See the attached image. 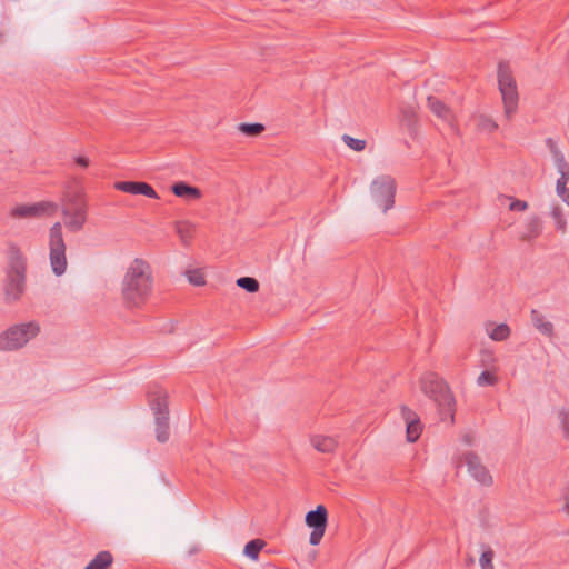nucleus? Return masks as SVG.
<instances>
[{
	"label": "nucleus",
	"instance_id": "obj_27",
	"mask_svg": "<svg viewBox=\"0 0 569 569\" xmlns=\"http://www.w3.org/2000/svg\"><path fill=\"white\" fill-rule=\"evenodd\" d=\"M239 131L248 137H257L259 136L263 130L264 126L262 123H240L238 127Z\"/></svg>",
	"mask_w": 569,
	"mask_h": 569
},
{
	"label": "nucleus",
	"instance_id": "obj_5",
	"mask_svg": "<svg viewBox=\"0 0 569 569\" xmlns=\"http://www.w3.org/2000/svg\"><path fill=\"white\" fill-rule=\"evenodd\" d=\"M148 397L154 416L156 438L159 442L164 443L170 437L168 395L164 390L157 389L150 391Z\"/></svg>",
	"mask_w": 569,
	"mask_h": 569
},
{
	"label": "nucleus",
	"instance_id": "obj_30",
	"mask_svg": "<svg viewBox=\"0 0 569 569\" xmlns=\"http://www.w3.org/2000/svg\"><path fill=\"white\" fill-rule=\"evenodd\" d=\"M477 127L481 131L493 132L498 129V124L487 116H479L477 118Z\"/></svg>",
	"mask_w": 569,
	"mask_h": 569
},
{
	"label": "nucleus",
	"instance_id": "obj_33",
	"mask_svg": "<svg viewBox=\"0 0 569 569\" xmlns=\"http://www.w3.org/2000/svg\"><path fill=\"white\" fill-rule=\"evenodd\" d=\"M187 277L190 283L194 286H202L206 283L204 277L200 270H189Z\"/></svg>",
	"mask_w": 569,
	"mask_h": 569
},
{
	"label": "nucleus",
	"instance_id": "obj_12",
	"mask_svg": "<svg viewBox=\"0 0 569 569\" xmlns=\"http://www.w3.org/2000/svg\"><path fill=\"white\" fill-rule=\"evenodd\" d=\"M465 462L472 478L483 486H491L493 480L488 469L482 465L479 456L472 451L465 455Z\"/></svg>",
	"mask_w": 569,
	"mask_h": 569
},
{
	"label": "nucleus",
	"instance_id": "obj_31",
	"mask_svg": "<svg viewBox=\"0 0 569 569\" xmlns=\"http://www.w3.org/2000/svg\"><path fill=\"white\" fill-rule=\"evenodd\" d=\"M498 382L497 376L489 370L482 371L477 378V383L480 387L495 386Z\"/></svg>",
	"mask_w": 569,
	"mask_h": 569
},
{
	"label": "nucleus",
	"instance_id": "obj_41",
	"mask_svg": "<svg viewBox=\"0 0 569 569\" xmlns=\"http://www.w3.org/2000/svg\"><path fill=\"white\" fill-rule=\"evenodd\" d=\"M563 510L569 515V501L566 502Z\"/></svg>",
	"mask_w": 569,
	"mask_h": 569
},
{
	"label": "nucleus",
	"instance_id": "obj_7",
	"mask_svg": "<svg viewBox=\"0 0 569 569\" xmlns=\"http://www.w3.org/2000/svg\"><path fill=\"white\" fill-rule=\"evenodd\" d=\"M50 264L56 276H62L67 269L66 243L62 226L56 222L49 230Z\"/></svg>",
	"mask_w": 569,
	"mask_h": 569
},
{
	"label": "nucleus",
	"instance_id": "obj_21",
	"mask_svg": "<svg viewBox=\"0 0 569 569\" xmlns=\"http://www.w3.org/2000/svg\"><path fill=\"white\" fill-rule=\"evenodd\" d=\"M196 227L189 221H177L176 232L184 246H188L193 237Z\"/></svg>",
	"mask_w": 569,
	"mask_h": 569
},
{
	"label": "nucleus",
	"instance_id": "obj_37",
	"mask_svg": "<svg viewBox=\"0 0 569 569\" xmlns=\"http://www.w3.org/2000/svg\"><path fill=\"white\" fill-rule=\"evenodd\" d=\"M74 163L81 168H88L90 164V160L84 156H78L74 158Z\"/></svg>",
	"mask_w": 569,
	"mask_h": 569
},
{
	"label": "nucleus",
	"instance_id": "obj_29",
	"mask_svg": "<svg viewBox=\"0 0 569 569\" xmlns=\"http://www.w3.org/2000/svg\"><path fill=\"white\" fill-rule=\"evenodd\" d=\"M510 336V328L506 323H500L496 326L491 332L489 333V337L495 341H503Z\"/></svg>",
	"mask_w": 569,
	"mask_h": 569
},
{
	"label": "nucleus",
	"instance_id": "obj_10",
	"mask_svg": "<svg viewBox=\"0 0 569 569\" xmlns=\"http://www.w3.org/2000/svg\"><path fill=\"white\" fill-rule=\"evenodd\" d=\"M306 525L312 529L309 542L318 546L325 536L328 523V510L323 505H318L316 509L307 512L305 518Z\"/></svg>",
	"mask_w": 569,
	"mask_h": 569
},
{
	"label": "nucleus",
	"instance_id": "obj_23",
	"mask_svg": "<svg viewBox=\"0 0 569 569\" xmlns=\"http://www.w3.org/2000/svg\"><path fill=\"white\" fill-rule=\"evenodd\" d=\"M66 218V221H64V224L66 227L72 231V232H77V231H80L86 221H87V212H72L71 214H69V217H64Z\"/></svg>",
	"mask_w": 569,
	"mask_h": 569
},
{
	"label": "nucleus",
	"instance_id": "obj_26",
	"mask_svg": "<svg viewBox=\"0 0 569 569\" xmlns=\"http://www.w3.org/2000/svg\"><path fill=\"white\" fill-rule=\"evenodd\" d=\"M237 286L241 289L254 293L259 290V281L252 277H240L237 279Z\"/></svg>",
	"mask_w": 569,
	"mask_h": 569
},
{
	"label": "nucleus",
	"instance_id": "obj_40",
	"mask_svg": "<svg viewBox=\"0 0 569 569\" xmlns=\"http://www.w3.org/2000/svg\"><path fill=\"white\" fill-rule=\"evenodd\" d=\"M473 562H475V559L472 557H468V559L466 560L467 566H471V565H473Z\"/></svg>",
	"mask_w": 569,
	"mask_h": 569
},
{
	"label": "nucleus",
	"instance_id": "obj_22",
	"mask_svg": "<svg viewBox=\"0 0 569 569\" xmlns=\"http://www.w3.org/2000/svg\"><path fill=\"white\" fill-rule=\"evenodd\" d=\"M531 320L533 326L545 336L551 337L553 335V325L549 321H546L543 316L537 311L531 310Z\"/></svg>",
	"mask_w": 569,
	"mask_h": 569
},
{
	"label": "nucleus",
	"instance_id": "obj_17",
	"mask_svg": "<svg viewBox=\"0 0 569 569\" xmlns=\"http://www.w3.org/2000/svg\"><path fill=\"white\" fill-rule=\"evenodd\" d=\"M171 191L174 196L183 199H199L201 197V190L199 188L184 181L174 182L171 186Z\"/></svg>",
	"mask_w": 569,
	"mask_h": 569
},
{
	"label": "nucleus",
	"instance_id": "obj_38",
	"mask_svg": "<svg viewBox=\"0 0 569 569\" xmlns=\"http://www.w3.org/2000/svg\"><path fill=\"white\" fill-rule=\"evenodd\" d=\"M492 360V355L489 351L482 352V363L483 366H488V360Z\"/></svg>",
	"mask_w": 569,
	"mask_h": 569
},
{
	"label": "nucleus",
	"instance_id": "obj_13",
	"mask_svg": "<svg viewBox=\"0 0 569 569\" xmlns=\"http://www.w3.org/2000/svg\"><path fill=\"white\" fill-rule=\"evenodd\" d=\"M401 417L406 422V435H407V441L408 442H415L419 439L421 431H422V425L420 422V418L418 415L412 411L410 408L402 406L400 408Z\"/></svg>",
	"mask_w": 569,
	"mask_h": 569
},
{
	"label": "nucleus",
	"instance_id": "obj_32",
	"mask_svg": "<svg viewBox=\"0 0 569 569\" xmlns=\"http://www.w3.org/2000/svg\"><path fill=\"white\" fill-rule=\"evenodd\" d=\"M342 141L355 151H362L366 148V141L361 139H356L349 134L342 136Z\"/></svg>",
	"mask_w": 569,
	"mask_h": 569
},
{
	"label": "nucleus",
	"instance_id": "obj_8",
	"mask_svg": "<svg viewBox=\"0 0 569 569\" xmlns=\"http://www.w3.org/2000/svg\"><path fill=\"white\" fill-rule=\"evenodd\" d=\"M546 144L560 174L556 183L557 194L569 206V189L567 188V183L569 181V164L552 138H548L546 140Z\"/></svg>",
	"mask_w": 569,
	"mask_h": 569
},
{
	"label": "nucleus",
	"instance_id": "obj_24",
	"mask_svg": "<svg viewBox=\"0 0 569 569\" xmlns=\"http://www.w3.org/2000/svg\"><path fill=\"white\" fill-rule=\"evenodd\" d=\"M264 545L266 542L261 539H252L244 546L243 555L252 560H257Z\"/></svg>",
	"mask_w": 569,
	"mask_h": 569
},
{
	"label": "nucleus",
	"instance_id": "obj_15",
	"mask_svg": "<svg viewBox=\"0 0 569 569\" xmlns=\"http://www.w3.org/2000/svg\"><path fill=\"white\" fill-rule=\"evenodd\" d=\"M72 212H87V202L82 191H68L63 198L62 214L69 217Z\"/></svg>",
	"mask_w": 569,
	"mask_h": 569
},
{
	"label": "nucleus",
	"instance_id": "obj_35",
	"mask_svg": "<svg viewBox=\"0 0 569 569\" xmlns=\"http://www.w3.org/2000/svg\"><path fill=\"white\" fill-rule=\"evenodd\" d=\"M559 418L565 436L569 439V410H560Z\"/></svg>",
	"mask_w": 569,
	"mask_h": 569
},
{
	"label": "nucleus",
	"instance_id": "obj_19",
	"mask_svg": "<svg viewBox=\"0 0 569 569\" xmlns=\"http://www.w3.org/2000/svg\"><path fill=\"white\" fill-rule=\"evenodd\" d=\"M428 108L439 118L449 121L451 119L450 109L438 98L429 96L427 99Z\"/></svg>",
	"mask_w": 569,
	"mask_h": 569
},
{
	"label": "nucleus",
	"instance_id": "obj_2",
	"mask_svg": "<svg viewBox=\"0 0 569 569\" xmlns=\"http://www.w3.org/2000/svg\"><path fill=\"white\" fill-rule=\"evenodd\" d=\"M28 261L16 243H10L7 251V264L2 290L7 303L17 302L26 292Z\"/></svg>",
	"mask_w": 569,
	"mask_h": 569
},
{
	"label": "nucleus",
	"instance_id": "obj_34",
	"mask_svg": "<svg viewBox=\"0 0 569 569\" xmlns=\"http://www.w3.org/2000/svg\"><path fill=\"white\" fill-rule=\"evenodd\" d=\"M555 221H556V228L562 232L566 231V220L562 217L561 209L559 207H555L551 212Z\"/></svg>",
	"mask_w": 569,
	"mask_h": 569
},
{
	"label": "nucleus",
	"instance_id": "obj_3",
	"mask_svg": "<svg viewBox=\"0 0 569 569\" xmlns=\"http://www.w3.org/2000/svg\"><path fill=\"white\" fill-rule=\"evenodd\" d=\"M420 388L422 392L430 398L437 406L441 420H455V398L448 383L436 372H426L420 378Z\"/></svg>",
	"mask_w": 569,
	"mask_h": 569
},
{
	"label": "nucleus",
	"instance_id": "obj_6",
	"mask_svg": "<svg viewBox=\"0 0 569 569\" xmlns=\"http://www.w3.org/2000/svg\"><path fill=\"white\" fill-rule=\"evenodd\" d=\"M498 87L505 106V114L509 119L518 107V90L508 61L498 64Z\"/></svg>",
	"mask_w": 569,
	"mask_h": 569
},
{
	"label": "nucleus",
	"instance_id": "obj_18",
	"mask_svg": "<svg viewBox=\"0 0 569 569\" xmlns=\"http://www.w3.org/2000/svg\"><path fill=\"white\" fill-rule=\"evenodd\" d=\"M542 232V220L538 216L531 217L527 224L526 230L521 236L522 241H530L540 236Z\"/></svg>",
	"mask_w": 569,
	"mask_h": 569
},
{
	"label": "nucleus",
	"instance_id": "obj_28",
	"mask_svg": "<svg viewBox=\"0 0 569 569\" xmlns=\"http://www.w3.org/2000/svg\"><path fill=\"white\" fill-rule=\"evenodd\" d=\"M482 547L483 551L479 558L481 569H495V566L492 563L495 557L493 550L489 546L482 545Z\"/></svg>",
	"mask_w": 569,
	"mask_h": 569
},
{
	"label": "nucleus",
	"instance_id": "obj_11",
	"mask_svg": "<svg viewBox=\"0 0 569 569\" xmlns=\"http://www.w3.org/2000/svg\"><path fill=\"white\" fill-rule=\"evenodd\" d=\"M57 204L49 201L18 204L11 209L10 216L14 219L39 218L44 214L52 216L57 211Z\"/></svg>",
	"mask_w": 569,
	"mask_h": 569
},
{
	"label": "nucleus",
	"instance_id": "obj_14",
	"mask_svg": "<svg viewBox=\"0 0 569 569\" xmlns=\"http://www.w3.org/2000/svg\"><path fill=\"white\" fill-rule=\"evenodd\" d=\"M114 188L126 193L142 194L148 198L159 199L152 186L143 181H117Z\"/></svg>",
	"mask_w": 569,
	"mask_h": 569
},
{
	"label": "nucleus",
	"instance_id": "obj_36",
	"mask_svg": "<svg viewBox=\"0 0 569 569\" xmlns=\"http://www.w3.org/2000/svg\"><path fill=\"white\" fill-rule=\"evenodd\" d=\"M528 208V203L523 200L515 199L509 206L511 211H525Z\"/></svg>",
	"mask_w": 569,
	"mask_h": 569
},
{
	"label": "nucleus",
	"instance_id": "obj_20",
	"mask_svg": "<svg viewBox=\"0 0 569 569\" xmlns=\"http://www.w3.org/2000/svg\"><path fill=\"white\" fill-rule=\"evenodd\" d=\"M113 562V557L110 551L103 550L96 555V557L86 566L84 569H108Z\"/></svg>",
	"mask_w": 569,
	"mask_h": 569
},
{
	"label": "nucleus",
	"instance_id": "obj_16",
	"mask_svg": "<svg viewBox=\"0 0 569 569\" xmlns=\"http://www.w3.org/2000/svg\"><path fill=\"white\" fill-rule=\"evenodd\" d=\"M310 443L321 453H332L338 447V439L331 436L313 435L310 437Z\"/></svg>",
	"mask_w": 569,
	"mask_h": 569
},
{
	"label": "nucleus",
	"instance_id": "obj_9",
	"mask_svg": "<svg viewBox=\"0 0 569 569\" xmlns=\"http://www.w3.org/2000/svg\"><path fill=\"white\" fill-rule=\"evenodd\" d=\"M373 201L378 207L387 212L395 204L396 182L390 176H380L376 178L370 187Z\"/></svg>",
	"mask_w": 569,
	"mask_h": 569
},
{
	"label": "nucleus",
	"instance_id": "obj_4",
	"mask_svg": "<svg viewBox=\"0 0 569 569\" xmlns=\"http://www.w3.org/2000/svg\"><path fill=\"white\" fill-rule=\"evenodd\" d=\"M40 333L38 321L10 326L0 333V351H17Z\"/></svg>",
	"mask_w": 569,
	"mask_h": 569
},
{
	"label": "nucleus",
	"instance_id": "obj_1",
	"mask_svg": "<svg viewBox=\"0 0 569 569\" xmlns=\"http://www.w3.org/2000/svg\"><path fill=\"white\" fill-rule=\"evenodd\" d=\"M152 289L153 274L151 266L143 259H133L121 282L123 303L128 308H140L150 298Z\"/></svg>",
	"mask_w": 569,
	"mask_h": 569
},
{
	"label": "nucleus",
	"instance_id": "obj_39",
	"mask_svg": "<svg viewBox=\"0 0 569 569\" xmlns=\"http://www.w3.org/2000/svg\"><path fill=\"white\" fill-rule=\"evenodd\" d=\"M462 441H463L466 445L471 446V445H472V442H473V437H472V435H470V433H466V435H463V437H462Z\"/></svg>",
	"mask_w": 569,
	"mask_h": 569
},
{
	"label": "nucleus",
	"instance_id": "obj_25",
	"mask_svg": "<svg viewBox=\"0 0 569 569\" xmlns=\"http://www.w3.org/2000/svg\"><path fill=\"white\" fill-rule=\"evenodd\" d=\"M402 122L407 127L409 133L413 136L416 133L417 117L416 112L411 108L402 110Z\"/></svg>",
	"mask_w": 569,
	"mask_h": 569
}]
</instances>
